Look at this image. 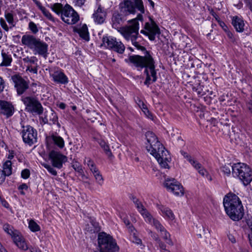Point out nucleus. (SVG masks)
<instances>
[{
    "mask_svg": "<svg viewBox=\"0 0 252 252\" xmlns=\"http://www.w3.org/2000/svg\"><path fill=\"white\" fill-rule=\"evenodd\" d=\"M223 205L226 213L233 221H239L243 218L244 208L236 194L229 193L226 195L223 198Z\"/></svg>",
    "mask_w": 252,
    "mask_h": 252,
    "instance_id": "obj_1",
    "label": "nucleus"
},
{
    "mask_svg": "<svg viewBox=\"0 0 252 252\" xmlns=\"http://www.w3.org/2000/svg\"><path fill=\"white\" fill-rule=\"evenodd\" d=\"M127 63H130L133 64L138 70H141L144 67L149 66L151 73V77L152 78V82H155L157 80V72L155 70V62L150 54L149 51H146L144 56L140 55H131L128 59L125 60Z\"/></svg>",
    "mask_w": 252,
    "mask_h": 252,
    "instance_id": "obj_2",
    "label": "nucleus"
},
{
    "mask_svg": "<svg viewBox=\"0 0 252 252\" xmlns=\"http://www.w3.org/2000/svg\"><path fill=\"white\" fill-rule=\"evenodd\" d=\"M143 20V16L138 14L136 18L128 21L129 25L122 27L119 30V32L127 41H132L133 39H139L142 37L139 34V24L138 21Z\"/></svg>",
    "mask_w": 252,
    "mask_h": 252,
    "instance_id": "obj_3",
    "label": "nucleus"
},
{
    "mask_svg": "<svg viewBox=\"0 0 252 252\" xmlns=\"http://www.w3.org/2000/svg\"><path fill=\"white\" fill-rule=\"evenodd\" d=\"M232 175L238 177L245 186L252 181V169L247 164L242 162L234 163L232 168Z\"/></svg>",
    "mask_w": 252,
    "mask_h": 252,
    "instance_id": "obj_4",
    "label": "nucleus"
},
{
    "mask_svg": "<svg viewBox=\"0 0 252 252\" xmlns=\"http://www.w3.org/2000/svg\"><path fill=\"white\" fill-rule=\"evenodd\" d=\"M99 250L95 252H118L119 247L115 239L109 234L102 232L98 235Z\"/></svg>",
    "mask_w": 252,
    "mask_h": 252,
    "instance_id": "obj_5",
    "label": "nucleus"
},
{
    "mask_svg": "<svg viewBox=\"0 0 252 252\" xmlns=\"http://www.w3.org/2000/svg\"><path fill=\"white\" fill-rule=\"evenodd\" d=\"M151 148H149L148 146L147 145L146 147L147 150L157 159L161 167L169 168L168 160L167 157L168 152L165 150L160 142H157V144H153Z\"/></svg>",
    "mask_w": 252,
    "mask_h": 252,
    "instance_id": "obj_6",
    "label": "nucleus"
},
{
    "mask_svg": "<svg viewBox=\"0 0 252 252\" xmlns=\"http://www.w3.org/2000/svg\"><path fill=\"white\" fill-rule=\"evenodd\" d=\"M22 101L25 106V111L33 115H42L44 108L38 98L34 95L23 96Z\"/></svg>",
    "mask_w": 252,
    "mask_h": 252,
    "instance_id": "obj_7",
    "label": "nucleus"
},
{
    "mask_svg": "<svg viewBox=\"0 0 252 252\" xmlns=\"http://www.w3.org/2000/svg\"><path fill=\"white\" fill-rule=\"evenodd\" d=\"M136 8L140 11L141 14L144 13L145 9L142 0H134V2L126 0L120 4V12L126 17L131 14H134Z\"/></svg>",
    "mask_w": 252,
    "mask_h": 252,
    "instance_id": "obj_8",
    "label": "nucleus"
},
{
    "mask_svg": "<svg viewBox=\"0 0 252 252\" xmlns=\"http://www.w3.org/2000/svg\"><path fill=\"white\" fill-rule=\"evenodd\" d=\"M22 129L20 132L25 144L31 146L37 142V130L30 125L24 126L22 122L20 123Z\"/></svg>",
    "mask_w": 252,
    "mask_h": 252,
    "instance_id": "obj_9",
    "label": "nucleus"
},
{
    "mask_svg": "<svg viewBox=\"0 0 252 252\" xmlns=\"http://www.w3.org/2000/svg\"><path fill=\"white\" fill-rule=\"evenodd\" d=\"M62 20L68 25L76 24L79 20L78 13L68 4L64 5V9L62 14Z\"/></svg>",
    "mask_w": 252,
    "mask_h": 252,
    "instance_id": "obj_10",
    "label": "nucleus"
},
{
    "mask_svg": "<svg viewBox=\"0 0 252 252\" xmlns=\"http://www.w3.org/2000/svg\"><path fill=\"white\" fill-rule=\"evenodd\" d=\"M49 158L53 167L61 169L63 164L67 162V158L61 152L52 150L49 153Z\"/></svg>",
    "mask_w": 252,
    "mask_h": 252,
    "instance_id": "obj_11",
    "label": "nucleus"
},
{
    "mask_svg": "<svg viewBox=\"0 0 252 252\" xmlns=\"http://www.w3.org/2000/svg\"><path fill=\"white\" fill-rule=\"evenodd\" d=\"M167 189L177 196L184 195V188L182 185L175 179L167 178L164 183Z\"/></svg>",
    "mask_w": 252,
    "mask_h": 252,
    "instance_id": "obj_12",
    "label": "nucleus"
},
{
    "mask_svg": "<svg viewBox=\"0 0 252 252\" xmlns=\"http://www.w3.org/2000/svg\"><path fill=\"white\" fill-rule=\"evenodd\" d=\"M11 80L14 84V87L19 95L23 94L29 88V82L18 74L12 75Z\"/></svg>",
    "mask_w": 252,
    "mask_h": 252,
    "instance_id": "obj_13",
    "label": "nucleus"
},
{
    "mask_svg": "<svg viewBox=\"0 0 252 252\" xmlns=\"http://www.w3.org/2000/svg\"><path fill=\"white\" fill-rule=\"evenodd\" d=\"M150 20L151 23L146 22L144 28L148 32V38L149 40L154 41L155 40L156 36H157L158 38L159 37L161 32L159 27L156 23L151 18H150Z\"/></svg>",
    "mask_w": 252,
    "mask_h": 252,
    "instance_id": "obj_14",
    "label": "nucleus"
},
{
    "mask_svg": "<svg viewBox=\"0 0 252 252\" xmlns=\"http://www.w3.org/2000/svg\"><path fill=\"white\" fill-rule=\"evenodd\" d=\"M15 111V109L12 102L0 100V115L8 119L13 115Z\"/></svg>",
    "mask_w": 252,
    "mask_h": 252,
    "instance_id": "obj_15",
    "label": "nucleus"
},
{
    "mask_svg": "<svg viewBox=\"0 0 252 252\" xmlns=\"http://www.w3.org/2000/svg\"><path fill=\"white\" fill-rule=\"evenodd\" d=\"M126 20V16L121 12H114L111 18L112 27L119 31Z\"/></svg>",
    "mask_w": 252,
    "mask_h": 252,
    "instance_id": "obj_16",
    "label": "nucleus"
},
{
    "mask_svg": "<svg viewBox=\"0 0 252 252\" xmlns=\"http://www.w3.org/2000/svg\"><path fill=\"white\" fill-rule=\"evenodd\" d=\"M47 145L48 147L52 145L62 149L64 147L63 139L57 134H52L46 138Z\"/></svg>",
    "mask_w": 252,
    "mask_h": 252,
    "instance_id": "obj_17",
    "label": "nucleus"
},
{
    "mask_svg": "<svg viewBox=\"0 0 252 252\" xmlns=\"http://www.w3.org/2000/svg\"><path fill=\"white\" fill-rule=\"evenodd\" d=\"M48 44L39 39L32 51L34 52L35 55L38 54L46 59L48 55Z\"/></svg>",
    "mask_w": 252,
    "mask_h": 252,
    "instance_id": "obj_18",
    "label": "nucleus"
},
{
    "mask_svg": "<svg viewBox=\"0 0 252 252\" xmlns=\"http://www.w3.org/2000/svg\"><path fill=\"white\" fill-rule=\"evenodd\" d=\"M50 75L52 77V80L57 84L65 85L68 83V77L61 69L54 71Z\"/></svg>",
    "mask_w": 252,
    "mask_h": 252,
    "instance_id": "obj_19",
    "label": "nucleus"
},
{
    "mask_svg": "<svg viewBox=\"0 0 252 252\" xmlns=\"http://www.w3.org/2000/svg\"><path fill=\"white\" fill-rule=\"evenodd\" d=\"M106 15L107 12L106 10L99 5L93 14V18L95 23L101 24L104 22Z\"/></svg>",
    "mask_w": 252,
    "mask_h": 252,
    "instance_id": "obj_20",
    "label": "nucleus"
},
{
    "mask_svg": "<svg viewBox=\"0 0 252 252\" xmlns=\"http://www.w3.org/2000/svg\"><path fill=\"white\" fill-rule=\"evenodd\" d=\"M39 39L32 35L25 34L22 37L21 42L24 45L32 50Z\"/></svg>",
    "mask_w": 252,
    "mask_h": 252,
    "instance_id": "obj_21",
    "label": "nucleus"
},
{
    "mask_svg": "<svg viewBox=\"0 0 252 252\" xmlns=\"http://www.w3.org/2000/svg\"><path fill=\"white\" fill-rule=\"evenodd\" d=\"M193 89H195V91L197 94L200 96H205V99L208 98V96L209 95H213V93L212 91H210L209 86L204 84L203 82L199 83L196 87H194Z\"/></svg>",
    "mask_w": 252,
    "mask_h": 252,
    "instance_id": "obj_22",
    "label": "nucleus"
},
{
    "mask_svg": "<svg viewBox=\"0 0 252 252\" xmlns=\"http://www.w3.org/2000/svg\"><path fill=\"white\" fill-rule=\"evenodd\" d=\"M144 219L147 222L153 225L160 233H162V231L165 229L158 220L153 218L150 213L145 215Z\"/></svg>",
    "mask_w": 252,
    "mask_h": 252,
    "instance_id": "obj_23",
    "label": "nucleus"
},
{
    "mask_svg": "<svg viewBox=\"0 0 252 252\" xmlns=\"http://www.w3.org/2000/svg\"><path fill=\"white\" fill-rule=\"evenodd\" d=\"M11 236L13 238L14 243L19 248L24 251H26L28 249L26 242L19 234L14 232L13 235H12Z\"/></svg>",
    "mask_w": 252,
    "mask_h": 252,
    "instance_id": "obj_24",
    "label": "nucleus"
},
{
    "mask_svg": "<svg viewBox=\"0 0 252 252\" xmlns=\"http://www.w3.org/2000/svg\"><path fill=\"white\" fill-rule=\"evenodd\" d=\"M232 24L237 32H242L244 31L245 23L242 18L238 16L233 17Z\"/></svg>",
    "mask_w": 252,
    "mask_h": 252,
    "instance_id": "obj_25",
    "label": "nucleus"
},
{
    "mask_svg": "<svg viewBox=\"0 0 252 252\" xmlns=\"http://www.w3.org/2000/svg\"><path fill=\"white\" fill-rule=\"evenodd\" d=\"M158 209L165 219L171 220L175 219V215L169 208L161 205L159 206Z\"/></svg>",
    "mask_w": 252,
    "mask_h": 252,
    "instance_id": "obj_26",
    "label": "nucleus"
},
{
    "mask_svg": "<svg viewBox=\"0 0 252 252\" xmlns=\"http://www.w3.org/2000/svg\"><path fill=\"white\" fill-rule=\"evenodd\" d=\"M130 198L135 204L139 212L141 214L143 218L145 217V215H147L149 213L139 201L138 199H137L135 196L131 195L130 196Z\"/></svg>",
    "mask_w": 252,
    "mask_h": 252,
    "instance_id": "obj_27",
    "label": "nucleus"
},
{
    "mask_svg": "<svg viewBox=\"0 0 252 252\" xmlns=\"http://www.w3.org/2000/svg\"><path fill=\"white\" fill-rule=\"evenodd\" d=\"M2 62L1 66H9L11 65L12 58L11 54L8 52H5L3 50L1 51Z\"/></svg>",
    "mask_w": 252,
    "mask_h": 252,
    "instance_id": "obj_28",
    "label": "nucleus"
},
{
    "mask_svg": "<svg viewBox=\"0 0 252 252\" xmlns=\"http://www.w3.org/2000/svg\"><path fill=\"white\" fill-rule=\"evenodd\" d=\"M115 37L111 36H103L102 38V43L101 46H104L106 49L111 50L112 47L114 46L113 43H115Z\"/></svg>",
    "mask_w": 252,
    "mask_h": 252,
    "instance_id": "obj_29",
    "label": "nucleus"
},
{
    "mask_svg": "<svg viewBox=\"0 0 252 252\" xmlns=\"http://www.w3.org/2000/svg\"><path fill=\"white\" fill-rule=\"evenodd\" d=\"M145 137L147 142V144H149V148L152 147L153 144H157V142H159L156 135L152 131H148L145 133Z\"/></svg>",
    "mask_w": 252,
    "mask_h": 252,
    "instance_id": "obj_30",
    "label": "nucleus"
},
{
    "mask_svg": "<svg viewBox=\"0 0 252 252\" xmlns=\"http://www.w3.org/2000/svg\"><path fill=\"white\" fill-rule=\"evenodd\" d=\"M74 31L77 32L82 38L86 41L89 40L88 29L86 24H83L80 28L76 29Z\"/></svg>",
    "mask_w": 252,
    "mask_h": 252,
    "instance_id": "obj_31",
    "label": "nucleus"
},
{
    "mask_svg": "<svg viewBox=\"0 0 252 252\" xmlns=\"http://www.w3.org/2000/svg\"><path fill=\"white\" fill-rule=\"evenodd\" d=\"M113 44H114V46L112 47L111 50L121 54L124 52L125 50V46L121 41L117 40L116 38L115 43Z\"/></svg>",
    "mask_w": 252,
    "mask_h": 252,
    "instance_id": "obj_32",
    "label": "nucleus"
},
{
    "mask_svg": "<svg viewBox=\"0 0 252 252\" xmlns=\"http://www.w3.org/2000/svg\"><path fill=\"white\" fill-rule=\"evenodd\" d=\"M4 16L6 20L8 22L9 28L10 29L14 27L16 24V21L14 19V15L12 12H5Z\"/></svg>",
    "mask_w": 252,
    "mask_h": 252,
    "instance_id": "obj_33",
    "label": "nucleus"
},
{
    "mask_svg": "<svg viewBox=\"0 0 252 252\" xmlns=\"http://www.w3.org/2000/svg\"><path fill=\"white\" fill-rule=\"evenodd\" d=\"M91 171L93 174L96 182L99 185H102L103 183V179L97 168L95 166Z\"/></svg>",
    "mask_w": 252,
    "mask_h": 252,
    "instance_id": "obj_34",
    "label": "nucleus"
},
{
    "mask_svg": "<svg viewBox=\"0 0 252 252\" xmlns=\"http://www.w3.org/2000/svg\"><path fill=\"white\" fill-rule=\"evenodd\" d=\"M52 10L55 12L57 15H60L62 17V14L63 13L64 9V6L60 3H55L51 5Z\"/></svg>",
    "mask_w": 252,
    "mask_h": 252,
    "instance_id": "obj_35",
    "label": "nucleus"
},
{
    "mask_svg": "<svg viewBox=\"0 0 252 252\" xmlns=\"http://www.w3.org/2000/svg\"><path fill=\"white\" fill-rule=\"evenodd\" d=\"M193 167L195 168L198 172L202 176L208 177V173L207 170L204 168L202 165L199 163L197 161L195 162V164L192 165Z\"/></svg>",
    "mask_w": 252,
    "mask_h": 252,
    "instance_id": "obj_36",
    "label": "nucleus"
},
{
    "mask_svg": "<svg viewBox=\"0 0 252 252\" xmlns=\"http://www.w3.org/2000/svg\"><path fill=\"white\" fill-rule=\"evenodd\" d=\"M12 163L10 160L6 161L3 165V170L2 171L6 176H9L12 174Z\"/></svg>",
    "mask_w": 252,
    "mask_h": 252,
    "instance_id": "obj_37",
    "label": "nucleus"
},
{
    "mask_svg": "<svg viewBox=\"0 0 252 252\" xmlns=\"http://www.w3.org/2000/svg\"><path fill=\"white\" fill-rule=\"evenodd\" d=\"M99 145L105 152V154L109 157L110 158L112 156V153L110 151L108 145L103 140H100L99 141Z\"/></svg>",
    "mask_w": 252,
    "mask_h": 252,
    "instance_id": "obj_38",
    "label": "nucleus"
},
{
    "mask_svg": "<svg viewBox=\"0 0 252 252\" xmlns=\"http://www.w3.org/2000/svg\"><path fill=\"white\" fill-rule=\"evenodd\" d=\"M49 121L51 123H49V125H57L58 128L61 127V125L58 122V117L57 115L54 112H53L51 116H50Z\"/></svg>",
    "mask_w": 252,
    "mask_h": 252,
    "instance_id": "obj_39",
    "label": "nucleus"
},
{
    "mask_svg": "<svg viewBox=\"0 0 252 252\" xmlns=\"http://www.w3.org/2000/svg\"><path fill=\"white\" fill-rule=\"evenodd\" d=\"M24 63H29L30 65L33 64L34 65H37L38 59L35 56L26 57L23 59Z\"/></svg>",
    "mask_w": 252,
    "mask_h": 252,
    "instance_id": "obj_40",
    "label": "nucleus"
},
{
    "mask_svg": "<svg viewBox=\"0 0 252 252\" xmlns=\"http://www.w3.org/2000/svg\"><path fill=\"white\" fill-rule=\"evenodd\" d=\"M131 236V239L133 243L139 245L142 249L144 248L145 246L143 244L141 239L138 237L136 233L132 234Z\"/></svg>",
    "mask_w": 252,
    "mask_h": 252,
    "instance_id": "obj_41",
    "label": "nucleus"
},
{
    "mask_svg": "<svg viewBox=\"0 0 252 252\" xmlns=\"http://www.w3.org/2000/svg\"><path fill=\"white\" fill-rule=\"evenodd\" d=\"M29 227L32 232H37L40 230V226L32 220L29 221Z\"/></svg>",
    "mask_w": 252,
    "mask_h": 252,
    "instance_id": "obj_42",
    "label": "nucleus"
},
{
    "mask_svg": "<svg viewBox=\"0 0 252 252\" xmlns=\"http://www.w3.org/2000/svg\"><path fill=\"white\" fill-rule=\"evenodd\" d=\"M221 28L225 32L227 37L231 41H234L235 40V38L234 37L233 33L229 30L228 27L226 26L225 25L224 26L221 24Z\"/></svg>",
    "mask_w": 252,
    "mask_h": 252,
    "instance_id": "obj_43",
    "label": "nucleus"
},
{
    "mask_svg": "<svg viewBox=\"0 0 252 252\" xmlns=\"http://www.w3.org/2000/svg\"><path fill=\"white\" fill-rule=\"evenodd\" d=\"M138 39H133V41H130L131 42L132 44L138 50H141L142 51H145V53L146 51V48L142 46L140 44V40L137 41Z\"/></svg>",
    "mask_w": 252,
    "mask_h": 252,
    "instance_id": "obj_44",
    "label": "nucleus"
},
{
    "mask_svg": "<svg viewBox=\"0 0 252 252\" xmlns=\"http://www.w3.org/2000/svg\"><path fill=\"white\" fill-rule=\"evenodd\" d=\"M40 10L42 11L43 14L49 20L51 21H55L54 17L52 16L50 12L45 8H40Z\"/></svg>",
    "mask_w": 252,
    "mask_h": 252,
    "instance_id": "obj_45",
    "label": "nucleus"
},
{
    "mask_svg": "<svg viewBox=\"0 0 252 252\" xmlns=\"http://www.w3.org/2000/svg\"><path fill=\"white\" fill-rule=\"evenodd\" d=\"M181 154L184 156V157L187 159V160L192 165L193 164H195V162L197 161L195 160L193 158H192L191 156L189 155L187 152H184L183 151H181Z\"/></svg>",
    "mask_w": 252,
    "mask_h": 252,
    "instance_id": "obj_46",
    "label": "nucleus"
},
{
    "mask_svg": "<svg viewBox=\"0 0 252 252\" xmlns=\"http://www.w3.org/2000/svg\"><path fill=\"white\" fill-rule=\"evenodd\" d=\"M72 167L78 173H81L83 172V168L82 165L78 161H74L73 162Z\"/></svg>",
    "mask_w": 252,
    "mask_h": 252,
    "instance_id": "obj_47",
    "label": "nucleus"
},
{
    "mask_svg": "<svg viewBox=\"0 0 252 252\" xmlns=\"http://www.w3.org/2000/svg\"><path fill=\"white\" fill-rule=\"evenodd\" d=\"M234 166V163L231 165L230 163H228L227 164H225L223 167L222 171L224 174L227 175H230L231 173V171H232V168Z\"/></svg>",
    "mask_w": 252,
    "mask_h": 252,
    "instance_id": "obj_48",
    "label": "nucleus"
},
{
    "mask_svg": "<svg viewBox=\"0 0 252 252\" xmlns=\"http://www.w3.org/2000/svg\"><path fill=\"white\" fill-rule=\"evenodd\" d=\"M3 229L5 232H6L10 236L13 235V233H14V232L12 230L13 227L8 223L4 224L3 226Z\"/></svg>",
    "mask_w": 252,
    "mask_h": 252,
    "instance_id": "obj_49",
    "label": "nucleus"
},
{
    "mask_svg": "<svg viewBox=\"0 0 252 252\" xmlns=\"http://www.w3.org/2000/svg\"><path fill=\"white\" fill-rule=\"evenodd\" d=\"M44 167L47 170V171L52 175L54 176H56L57 175V171L54 168V167H53L52 165H49V164H44Z\"/></svg>",
    "mask_w": 252,
    "mask_h": 252,
    "instance_id": "obj_50",
    "label": "nucleus"
},
{
    "mask_svg": "<svg viewBox=\"0 0 252 252\" xmlns=\"http://www.w3.org/2000/svg\"><path fill=\"white\" fill-rule=\"evenodd\" d=\"M29 27L33 33H36L38 32V30L36 24L33 22L31 21L29 23Z\"/></svg>",
    "mask_w": 252,
    "mask_h": 252,
    "instance_id": "obj_51",
    "label": "nucleus"
},
{
    "mask_svg": "<svg viewBox=\"0 0 252 252\" xmlns=\"http://www.w3.org/2000/svg\"><path fill=\"white\" fill-rule=\"evenodd\" d=\"M37 67L38 65L32 66L31 65H28L27 66L26 71H29L30 72H32L34 74L37 73Z\"/></svg>",
    "mask_w": 252,
    "mask_h": 252,
    "instance_id": "obj_52",
    "label": "nucleus"
},
{
    "mask_svg": "<svg viewBox=\"0 0 252 252\" xmlns=\"http://www.w3.org/2000/svg\"><path fill=\"white\" fill-rule=\"evenodd\" d=\"M142 109L143 110V111L144 112V113L147 115V117L150 118V119H152V117H153V116L151 114V113L149 112V111L148 110V108L146 106V105L144 104L143 102H142Z\"/></svg>",
    "mask_w": 252,
    "mask_h": 252,
    "instance_id": "obj_53",
    "label": "nucleus"
},
{
    "mask_svg": "<svg viewBox=\"0 0 252 252\" xmlns=\"http://www.w3.org/2000/svg\"><path fill=\"white\" fill-rule=\"evenodd\" d=\"M30 175V171L28 169H25L22 171L21 177L23 179H28Z\"/></svg>",
    "mask_w": 252,
    "mask_h": 252,
    "instance_id": "obj_54",
    "label": "nucleus"
},
{
    "mask_svg": "<svg viewBox=\"0 0 252 252\" xmlns=\"http://www.w3.org/2000/svg\"><path fill=\"white\" fill-rule=\"evenodd\" d=\"M0 24L3 30L6 32L8 31L9 29H10L9 27L7 26L5 20L2 18L0 19Z\"/></svg>",
    "mask_w": 252,
    "mask_h": 252,
    "instance_id": "obj_55",
    "label": "nucleus"
},
{
    "mask_svg": "<svg viewBox=\"0 0 252 252\" xmlns=\"http://www.w3.org/2000/svg\"><path fill=\"white\" fill-rule=\"evenodd\" d=\"M161 235H162L163 239L166 241L168 239H169L170 237H171V235L170 233L166 230V229H164V230L162 231V232L161 233Z\"/></svg>",
    "mask_w": 252,
    "mask_h": 252,
    "instance_id": "obj_56",
    "label": "nucleus"
},
{
    "mask_svg": "<svg viewBox=\"0 0 252 252\" xmlns=\"http://www.w3.org/2000/svg\"><path fill=\"white\" fill-rule=\"evenodd\" d=\"M5 87V83L3 78L0 76V94L3 91Z\"/></svg>",
    "mask_w": 252,
    "mask_h": 252,
    "instance_id": "obj_57",
    "label": "nucleus"
},
{
    "mask_svg": "<svg viewBox=\"0 0 252 252\" xmlns=\"http://www.w3.org/2000/svg\"><path fill=\"white\" fill-rule=\"evenodd\" d=\"M6 176L2 170L0 169V185H2L4 182Z\"/></svg>",
    "mask_w": 252,
    "mask_h": 252,
    "instance_id": "obj_58",
    "label": "nucleus"
},
{
    "mask_svg": "<svg viewBox=\"0 0 252 252\" xmlns=\"http://www.w3.org/2000/svg\"><path fill=\"white\" fill-rule=\"evenodd\" d=\"M157 243L158 244V247L160 248L161 251L166 249V245L160 239L159 240V241H158Z\"/></svg>",
    "mask_w": 252,
    "mask_h": 252,
    "instance_id": "obj_59",
    "label": "nucleus"
},
{
    "mask_svg": "<svg viewBox=\"0 0 252 252\" xmlns=\"http://www.w3.org/2000/svg\"><path fill=\"white\" fill-rule=\"evenodd\" d=\"M151 81H152V79L150 75L146 76L145 81L144 82V85L149 87V85L151 84Z\"/></svg>",
    "mask_w": 252,
    "mask_h": 252,
    "instance_id": "obj_60",
    "label": "nucleus"
},
{
    "mask_svg": "<svg viewBox=\"0 0 252 252\" xmlns=\"http://www.w3.org/2000/svg\"><path fill=\"white\" fill-rule=\"evenodd\" d=\"M127 227L128 229V232L130 233V235L136 233V230L132 224H130L129 225L127 226Z\"/></svg>",
    "mask_w": 252,
    "mask_h": 252,
    "instance_id": "obj_61",
    "label": "nucleus"
},
{
    "mask_svg": "<svg viewBox=\"0 0 252 252\" xmlns=\"http://www.w3.org/2000/svg\"><path fill=\"white\" fill-rule=\"evenodd\" d=\"M149 233H150V234H151V237H152L153 238V239L155 241H156L157 242L158 241H159V240L160 239L159 238V237H158V235L157 233H154V232H152L151 231H150L149 232Z\"/></svg>",
    "mask_w": 252,
    "mask_h": 252,
    "instance_id": "obj_62",
    "label": "nucleus"
},
{
    "mask_svg": "<svg viewBox=\"0 0 252 252\" xmlns=\"http://www.w3.org/2000/svg\"><path fill=\"white\" fill-rule=\"evenodd\" d=\"M56 105L58 107H59L60 109H61L62 110H64L66 108V105L64 103L62 102H57Z\"/></svg>",
    "mask_w": 252,
    "mask_h": 252,
    "instance_id": "obj_63",
    "label": "nucleus"
},
{
    "mask_svg": "<svg viewBox=\"0 0 252 252\" xmlns=\"http://www.w3.org/2000/svg\"><path fill=\"white\" fill-rule=\"evenodd\" d=\"M246 3L247 6L249 7L251 11L252 12V0H246Z\"/></svg>",
    "mask_w": 252,
    "mask_h": 252,
    "instance_id": "obj_64",
    "label": "nucleus"
}]
</instances>
